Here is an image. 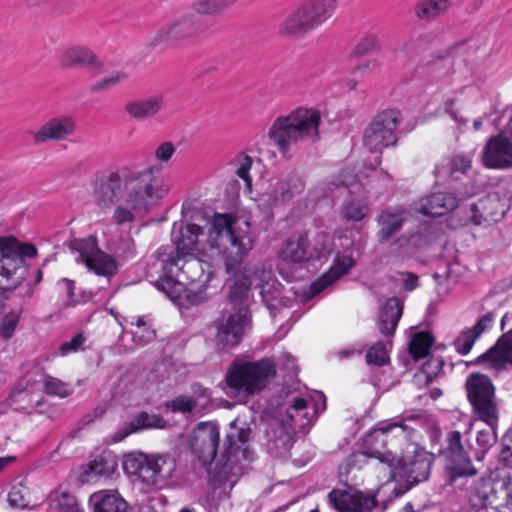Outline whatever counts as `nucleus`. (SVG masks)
<instances>
[{
  "label": "nucleus",
  "instance_id": "1",
  "mask_svg": "<svg viewBox=\"0 0 512 512\" xmlns=\"http://www.w3.org/2000/svg\"><path fill=\"white\" fill-rule=\"evenodd\" d=\"M156 165L145 168L121 166L98 175L93 183V198L101 210H111V221L124 226L145 215L169 194L170 184L159 178Z\"/></svg>",
  "mask_w": 512,
  "mask_h": 512
},
{
  "label": "nucleus",
  "instance_id": "2",
  "mask_svg": "<svg viewBox=\"0 0 512 512\" xmlns=\"http://www.w3.org/2000/svg\"><path fill=\"white\" fill-rule=\"evenodd\" d=\"M208 241L211 247L222 248L226 273L234 279L228 301L230 310L248 309L252 272L245 260L254 246V236L247 219L229 213H215L210 222Z\"/></svg>",
  "mask_w": 512,
  "mask_h": 512
},
{
  "label": "nucleus",
  "instance_id": "3",
  "mask_svg": "<svg viewBox=\"0 0 512 512\" xmlns=\"http://www.w3.org/2000/svg\"><path fill=\"white\" fill-rule=\"evenodd\" d=\"M320 112L315 108L299 107L278 116L268 130V138L282 156L293 148L319 140Z\"/></svg>",
  "mask_w": 512,
  "mask_h": 512
},
{
  "label": "nucleus",
  "instance_id": "4",
  "mask_svg": "<svg viewBox=\"0 0 512 512\" xmlns=\"http://www.w3.org/2000/svg\"><path fill=\"white\" fill-rule=\"evenodd\" d=\"M125 473L147 490L175 488L181 480L177 458L171 453H129L124 457Z\"/></svg>",
  "mask_w": 512,
  "mask_h": 512
},
{
  "label": "nucleus",
  "instance_id": "5",
  "mask_svg": "<svg viewBox=\"0 0 512 512\" xmlns=\"http://www.w3.org/2000/svg\"><path fill=\"white\" fill-rule=\"evenodd\" d=\"M161 255L160 272L156 287L173 301L184 299L189 304L199 305L206 302L217 292V287H212L209 284L213 279L211 272L206 275L205 280L197 290L186 288L179 276L189 273L191 269H180L178 262L175 261L171 253L162 251Z\"/></svg>",
  "mask_w": 512,
  "mask_h": 512
},
{
  "label": "nucleus",
  "instance_id": "6",
  "mask_svg": "<svg viewBox=\"0 0 512 512\" xmlns=\"http://www.w3.org/2000/svg\"><path fill=\"white\" fill-rule=\"evenodd\" d=\"M477 43L474 39H467L446 49L445 54L438 57L428 66V71L437 79L451 73L459 74L462 79L478 85L483 81V72L479 61L475 57Z\"/></svg>",
  "mask_w": 512,
  "mask_h": 512
},
{
  "label": "nucleus",
  "instance_id": "7",
  "mask_svg": "<svg viewBox=\"0 0 512 512\" xmlns=\"http://www.w3.org/2000/svg\"><path fill=\"white\" fill-rule=\"evenodd\" d=\"M434 460V454L423 448H416L413 454L399 459L395 457L393 466H388L396 483L392 489L393 496L399 498L415 485L428 480Z\"/></svg>",
  "mask_w": 512,
  "mask_h": 512
},
{
  "label": "nucleus",
  "instance_id": "8",
  "mask_svg": "<svg viewBox=\"0 0 512 512\" xmlns=\"http://www.w3.org/2000/svg\"><path fill=\"white\" fill-rule=\"evenodd\" d=\"M276 375L275 363L269 358L234 363L226 374L227 386L236 394L252 396L260 393Z\"/></svg>",
  "mask_w": 512,
  "mask_h": 512
},
{
  "label": "nucleus",
  "instance_id": "9",
  "mask_svg": "<svg viewBox=\"0 0 512 512\" xmlns=\"http://www.w3.org/2000/svg\"><path fill=\"white\" fill-rule=\"evenodd\" d=\"M4 239L9 241L0 252V291L7 292L17 289L26 280V258L35 257L37 249L13 236H4Z\"/></svg>",
  "mask_w": 512,
  "mask_h": 512
},
{
  "label": "nucleus",
  "instance_id": "10",
  "mask_svg": "<svg viewBox=\"0 0 512 512\" xmlns=\"http://www.w3.org/2000/svg\"><path fill=\"white\" fill-rule=\"evenodd\" d=\"M203 230L196 224L174 223L172 228V241L175 249L169 246L160 247L155 253L153 266L160 272L161 252L171 253L180 269L201 268V262L195 255L200 251L199 236Z\"/></svg>",
  "mask_w": 512,
  "mask_h": 512
},
{
  "label": "nucleus",
  "instance_id": "11",
  "mask_svg": "<svg viewBox=\"0 0 512 512\" xmlns=\"http://www.w3.org/2000/svg\"><path fill=\"white\" fill-rule=\"evenodd\" d=\"M332 252L330 237L325 232H317L311 239L307 232L292 233L279 251V259L286 263L302 264L326 259Z\"/></svg>",
  "mask_w": 512,
  "mask_h": 512
},
{
  "label": "nucleus",
  "instance_id": "12",
  "mask_svg": "<svg viewBox=\"0 0 512 512\" xmlns=\"http://www.w3.org/2000/svg\"><path fill=\"white\" fill-rule=\"evenodd\" d=\"M465 390L473 415L486 424L498 423L499 403L490 377L478 372L470 373L465 381Z\"/></svg>",
  "mask_w": 512,
  "mask_h": 512
},
{
  "label": "nucleus",
  "instance_id": "13",
  "mask_svg": "<svg viewBox=\"0 0 512 512\" xmlns=\"http://www.w3.org/2000/svg\"><path fill=\"white\" fill-rule=\"evenodd\" d=\"M398 429L406 433L408 427L402 421L381 422L375 425L363 439V451L354 452L346 459V465L355 467L363 464L366 458H376L388 466L395 462V455L386 449L388 433Z\"/></svg>",
  "mask_w": 512,
  "mask_h": 512
},
{
  "label": "nucleus",
  "instance_id": "14",
  "mask_svg": "<svg viewBox=\"0 0 512 512\" xmlns=\"http://www.w3.org/2000/svg\"><path fill=\"white\" fill-rule=\"evenodd\" d=\"M250 311L244 307L238 310H223L213 322V341L218 351H228L240 344L245 331L250 328Z\"/></svg>",
  "mask_w": 512,
  "mask_h": 512
},
{
  "label": "nucleus",
  "instance_id": "15",
  "mask_svg": "<svg viewBox=\"0 0 512 512\" xmlns=\"http://www.w3.org/2000/svg\"><path fill=\"white\" fill-rule=\"evenodd\" d=\"M443 455L447 461L445 466L446 483L456 486L459 480H465L474 477L478 469L472 464V461L465 451L462 444V434L453 430L447 433L445 438V448Z\"/></svg>",
  "mask_w": 512,
  "mask_h": 512
},
{
  "label": "nucleus",
  "instance_id": "16",
  "mask_svg": "<svg viewBox=\"0 0 512 512\" xmlns=\"http://www.w3.org/2000/svg\"><path fill=\"white\" fill-rule=\"evenodd\" d=\"M401 113L395 109L378 113L365 129L363 143L371 152H378L398 141Z\"/></svg>",
  "mask_w": 512,
  "mask_h": 512
},
{
  "label": "nucleus",
  "instance_id": "17",
  "mask_svg": "<svg viewBox=\"0 0 512 512\" xmlns=\"http://www.w3.org/2000/svg\"><path fill=\"white\" fill-rule=\"evenodd\" d=\"M305 188L302 178L294 173L282 178L269 180L267 187L257 198L258 206L263 210H271L300 194Z\"/></svg>",
  "mask_w": 512,
  "mask_h": 512
},
{
  "label": "nucleus",
  "instance_id": "18",
  "mask_svg": "<svg viewBox=\"0 0 512 512\" xmlns=\"http://www.w3.org/2000/svg\"><path fill=\"white\" fill-rule=\"evenodd\" d=\"M512 115L504 130L492 136L485 144L482 163L490 169H508L512 167Z\"/></svg>",
  "mask_w": 512,
  "mask_h": 512
},
{
  "label": "nucleus",
  "instance_id": "19",
  "mask_svg": "<svg viewBox=\"0 0 512 512\" xmlns=\"http://www.w3.org/2000/svg\"><path fill=\"white\" fill-rule=\"evenodd\" d=\"M201 32V20L194 14L188 13L163 25L150 40L151 46L164 42L178 45L194 39Z\"/></svg>",
  "mask_w": 512,
  "mask_h": 512
},
{
  "label": "nucleus",
  "instance_id": "20",
  "mask_svg": "<svg viewBox=\"0 0 512 512\" xmlns=\"http://www.w3.org/2000/svg\"><path fill=\"white\" fill-rule=\"evenodd\" d=\"M330 506L337 512H371L377 505L374 494L353 489H334L328 494Z\"/></svg>",
  "mask_w": 512,
  "mask_h": 512
},
{
  "label": "nucleus",
  "instance_id": "21",
  "mask_svg": "<svg viewBox=\"0 0 512 512\" xmlns=\"http://www.w3.org/2000/svg\"><path fill=\"white\" fill-rule=\"evenodd\" d=\"M326 410V397L321 391H314L309 399L295 398L286 414L297 426L303 428L312 424L320 413Z\"/></svg>",
  "mask_w": 512,
  "mask_h": 512
},
{
  "label": "nucleus",
  "instance_id": "22",
  "mask_svg": "<svg viewBox=\"0 0 512 512\" xmlns=\"http://www.w3.org/2000/svg\"><path fill=\"white\" fill-rule=\"evenodd\" d=\"M250 429L245 427H237L231 424L226 434L223 449L219 455L218 465L224 468H232V465L239 460L241 454L244 459L249 458L248 440L250 437Z\"/></svg>",
  "mask_w": 512,
  "mask_h": 512
},
{
  "label": "nucleus",
  "instance_id": "23",
  "mask_svg": "<svg viewBox=\"0 0 512 512\" xmlns=\"http://www.w3.org/2000/svg\"><path fill=\"white\" fill-rule=\"evenodd\" d=\"M76 131V121L70 115H58L48 119L36 131L31 132L35 144L68 140Z\"/></svg>",
  "mask_w": 512,
  "mask_h": 512
},
{
  "label": "nucleus",
  "instance_id": "24",
  "mask_svg": "<svg viewBox=\"0 0 512 512\" xmlns=\"http://www.w3.org/2000/svg\"><path fill=\"white\" fill-rule=\"evenodd\" d=\"M220 431L217 424L201 422L195 430L194 451L203 464H211L217 457Z\"/></svg>",
  "mask_w": 512,
  "mask_h": 512
},
{
  "label": "nucleus",
  "instance_id": "25",
  "mask_svg": "<svg viewBox=\"0 0 512 512\" xmlns=\"http://www.w3.org/2000/svg\"><path fill=\"white\" fill-rule=\"evenodd\" d=\"M512 489L509 485L493 482L489 478H481L471 487V496H474L483 507L499 510L502 504L510 497Z\"/></svg>",
  "mask_w": 512,
  "mask_h": 512
},
{
  "label": "nucleus",
  "instance_id": "26",
  "mask_svg": "<svg viewBox=\"0 0 512 512\" xmlns=\"http://www.w3.org/2000/svg\"><path fill=\"white\" fill-rule=\"evenodd\" d=\"M470 221L476 226H490L505 214V205L497 194H488L470 207Z\"/></svg>",
  "mask_w": 512,
  "mask_h": 512
},
{
  "label": "nucleus",
  "instance_id": "27",
  "mask_svg": "<svg viewBox=\"0 0 512 512\" xmlns=\"http://www.w3.org/2000/svg\"><path fill=\"white\" fill-rule=\"evenodd\" d=\"M355 264L352 257L337 254L329 270L311 283L308 297H315L325 291L342 276L348 274Z\"/></svg>",
  "mask_w": 512,
  "mask_h": 512
},
{
  "label": "nucleus",
  "instance_id": "28",
  "mask_svg": "<svg viewBox=\"0 0 512 512\" xmlns=\"http://www.w3.org/2000/svg\"><path fill=\"white\" fill-rule=\"evenodd\" d=\"M457 198L451 192H437L422 198L418 211L430 217H440L457 207Z\"/></svg>",
  "mask_w": 512,
  "mask_h": 512
},
{
  "label": "nucleus",
  "instance_id": "29",
  "mask_svg": "<svg viewBox=\"0 0 512 512\" xmlns=\"http://www.w3.org/2000/svg\"><path fill=\"white\" fill-rule=\"evenodd\" d=\"M168 426V421L156 414L141 412L137 414L128 425L118 429L112 435L113 442H121L131 433L141 431L143 429H164Z\"/></svg>",
  "mask_w": 512,
  "mask_h": 512
},
{
  "label": "nucleus",
  "instance_id": "30",
  "mask_svg": "<svg viewBox=\"0 0 512 512\" xmlns=\"http://www.w3.org/2000/svg\"><path fill=\"white\" fill-rule=\"evenodd\" d=\"M164 95L154 94L126 104L125 110L130 117L144 121L157 116L164 107Z\"/></svg>",
  "mask_w": 512,
  "mask_h": 512
},
{
  "label": "nucleus",
  "instance_id": "31",
  "mask_svg": "<svg viewBox=\"0 0 512 512\" xmlns=\"http://www.w3.org/2000/svg\"><path fill=\"white\" fill-rule=\"evenodd\" d=\"M476 362H490L493 367L512 365V329L500 336L496 344L480 355Z\"/></svg>",
  "mask_w": 512,
  "mask_h": 512
},
{
  "label": "nucleus",
  "instance_id": "32",
  "mask_svg": "<svg viewBox=\"0 0 512 512\" xmlns=\"http://www.w3.org/2000/svg\"><path fill=\"white\" fill-rule=\"evenodd\" d=\"M92 512H125L127 502L116 490H99L89 498Z\"/></svg>",
  "mask_w": 512,
  "mask_h": 512
},
{
  "label": "nucleus",
  "instance_id": "33",
  "mask_svg": "<svg viewBox=\"0 0 512 512\" xmlns=\"http://www.w3.org/2000/svg\"><path fill=\"white\" fill-rule=\"evenodd\" d=\"M405 222V211L403 209L393 208L383 210L377 217V223L380 226L378 231V241L385 243L399 232Z\"/></svg>",
  "mask_w": 512,
  "mask_h": 512
},
{
  "label": "nucleus",
  "instance_id": "34",
  "mask_svg": "<svg viewBox=\"0 0 512 512\" xmlns=\"http://www.w3.org/2000/svg\"><path fill=\"white\" fill-rule=\"evenodd\" d=\"M59 64L62 68L100 66V62L95 54L85 46L66 48L60 55Z\"/></svg>",
  "mask_w": 512,
  "mask_h": 512
},
{
  "label": "nucleus",
  "instance_id": "35",
  "mask_svg": "<svg viewBox=\"0 0 512 512\" xmlns=\"http://www.w3.org/2000/svg\"><path fill=\"white\" fill-rule=\"evenodd\" d=\"M402 312L403 305L398 298L392 297L386 301L379 313L378 327L381 334L385 336L394 334Z\"/></svg>",
  "mask_w": 512,
  "mask_h": 512
},
{
  "label": "nucleus",
  "instance_id": "36",
  "mask_svg": "<svg viewBox=\"0 0 512 512\" xmlns=\"http://www.w3.org/2000/svg\"><path fill=\"white\" fill-rule=\"evenodd\" d=\"M117 469V460L110 452L96 456L81 474L83 482L93 481L97 477H110Z\"/></svg>",
  "mask_w": 512,
  "mask_h": 512
},
{
  "label": "nucleus",
  "instance_id": "37",
  "mask_svg": "<svg viewBox=\"0 0 512 512\" xmlns=\"http://www.w3.org/2000/svg\"><path fill=\"white\" fill-rule=\"evenodd\" d=\"M278 33L283 37L302 38L308 35L310 30L298 8H296L289 12L279 24Z\"/></svg>",
  "mask_w": 512,
  "mask_h": 512
},
{
  "label": "nucleus",
  "instance_id": "38",
  "mask_svg": "<svg viewBox=\"0 0 512 512\" xmlns=\"http://www.w3.org/2000/svg\"><path fill=\"white\" fill-rule=\"evenodd\" d=\"M51 512H83L76 497L66 490H55L49 496Z\"/></svg>",
  "mask_w": 512,
  "mask_h": 512
},
{
  "label": "nucleus",
  "instance_id": "39",
  "mask_svg": "<svg viewBox=\"0 0 512 512\" xmlns=\"http://www.w3.org/2000/svg\"><path fill=\"white\" fill-rule=\"evenodd\" d=\"M68 247L71 252L78 254L76 261L78 263H84L85 265L100 251L95 236L73 239L69 242Z\"/></svg>",
  "mask_w": 512,
  "mask_h": 512
},
{
  "label": "nucleus",
  "instance_id": "40",
  "mask_svg": "<svg viewBox=\"0 0 512 512\" xmlns=\"http://www.w3.org/2000/svg\"><path fill=\"white\" fill-rule=\"evenodd\" d=\"M292 446V436L283 426H278L272 434H268L266 447L273 457H280Z\"/></svg>",
  "mask_w": 512,
  "mask_h": 512
},
{
  "label": "nucleus",
  "instance_id": "41",
  "mask_svg": "<svg viewBox=\"0 0 512 512\" xmlns=\"http://www.w3.org/2000/svg\"><path fill=\"white\" fill-rule=\"evenodd\" d=\"M131 325L135 326L134 330L130 331L131 339L134 344L131 349L142 347L153 341L156 337V331L148 322L146 316H138Z\"/></svg>",
  "mask_w": 512,
  "mask_h": 512
},
{
  "label": "nucleus",
  "instance_id": "42",
  "mask_svg": "<svg viewBox=\"0 0 512 512\" xmlns=\"http://www.w3.org/2000/svg\"><path fill=\"white\" fill-rule=\"evenodd\" d=\"M450 7V0H423L415 6V15L422 21H432L445 13Z\"/></svg>",
  "mask_w": 512,
  "mask_h": 512
},
{
  "label": "nucleus",
  "instance_id": "43",
  "mask_svg": "<svg viewBox=\"0 0 512 512\" xmlns=\"http://www.w3.org/2000/svg\"><path fill=\"white\" fill-rule=\"evenodd\" d=\"M237 0H195L193 11L198 15H216L232 7Z\"/></svg>",
  "mask_w": 512,
  "mask_h": 512
},
{
  "label": "nucleus",
  "instance_id": "44",
  "mask_svg": "<svg viewBox=\"0 0 512 512\" xmlns=\"http://www.w3.org/2000/svg\"><path fill=\"white\" fill-rule=\"evenodd\" d=\"M87 268L97 275L110 276L117 272L116 261L101 250L87 263Z\"/></svg>",
  "mask_w": 512,
  "mask_h": 512
},
{
  "label": "nucleus",
  "instance_id": "45",
  "mask_svg": "<svg viewBox=\"0 0 512 512\" xmlns=\"http://www.w3.org/2000/svg\"><path fill=\"white\" fill-rule=\"evenodd\" d=\"M432 344L433 338L429 333L418 332L409 343V352L414 360L425 358L429 355Z\"/></svg>",
  "mask_w": 512,
  "mask_h": 512
},
{
  "label": "nucleus",
  "instance_id": "46",
  "mask_svg": "<svg viewBox=\"0 0 512 512\" xmlns=\"http://www.w3.org/2000/svg\"><path fill=\"white\" fill-rule=\"evenodd\" d=\"M43 391L49 396L59 398H66L73 393V388L69 383H66L49 374H45L42 379Z\"/></svg>",
  "mask_w": 512,
  "mask_h": 512
},
{
  "label": "nucleus",
  "instance_id": "47",
  "mask_svg": "<svg viewBox=\"0 0 512 512\" xmlns=\"http://www.w3.org/2000/svg\"><path fill=\"white\" fill-rule=\"evenodd\" d=\"M306 2L320 25L331 18L337 8V0H307Z\"/></svg>",
  "mask_w": 512,
  "mask_h": 512
},
{
  "label": "nucleus",
  "instance_id": "48",
  "mask_svg": "<svg viewBox=\"0 0 512 512\" xmlns=\"http://www.w3.org/2000/svg\"><path fill=\"white\" fill-rule=\"evenodd\" d=\"M8 502L11 507L23 509L30 503V492L28 487L18 482L12 485L8 493Z\"/></svg>",
  "mask_w": 512,
  "mask_h": 512
},
{
  "label": "nucleus",
  "instance_id": "49",
  "mask_svg": "<svg viewBox=\"0 0 512 512\" xmlns=\"http://www.w3.org/2000/svg\"><path fill=\"white\" fill-rule=\"evenodd\" d=\"M388 346H391L390 341H379L371 346L366 353L367 363L377 366L385 365L389 360Z\"/></svg>",
  "mask_w": 512,
  "mask_h": 512
},
{
  "label": "nucleus",
  "instance_id": "50",
  "mask_svg": "<svg viewBox=\"0 0 512 512\" xmlns=\"http://www.w3.org/2000/svg\"><path fill=\"white\" fill-rule=\"evenodd\" d=\"M497 424H487L488 428L478 431L476 437V443L481 449V455L477 456L478 460H482L486 452L496 443L497 435L496 428Z\"/></svg>",
  "mask_w": 512,
  "mask_h": 512
},
{
  "label": "nucleus",
  "instance_id": "51",
  "mask_svg": "<svg viewBox=\"0 0 512 512\" xmlns=\"http://www.w3.org/2000/svg\"><path fill=\"white\" fill-rule=\"evenodd\" d=\"M368 211V204L363 200H351L342 208L343 217L348 221H361Z\"/></svg>",
  "mask_w": 512,
  "mask_h": 512
},
{
  "label": "nucleus",
  "instance_id": "52",
  "mask_svg": "<svg viewBox=\"0 0 512 512\" xmlns=\"http://www.w3.org/2000/svg\"><path fill=\"white\" fill-rule=\"evenodd\" d=\"M196 405V400L193 397L187 395L177 396L165 403V407L171 412L182 414L191 413Z\"/></svg>",
  "mask_w": 512,
  "mask_h": 512
},
{
  "label": "nucleus",
  "instance_id": "53",
  "mask_svg": "<svg viewBox=\"0 0 512 512\" xmlns=\"http://www.w3.org/2000/svg\"><path fill=\"white\" fill-rule=\"evenodd\" d=\"M471 158L458 154L452 157L449 162V175L453 179H459L461 175H465L471 169Z\"/></svg>",
  "mask_w": 512,
  "mask_h": 512
},
{
  "label": "nucleus",
  "instance_id": "54",
  "mask_svg": "<svg viewBox=\"0 0 512 512\" xmlns=\"http://www.w3.org/2000/svg\"><path fill=\"white\" fill-rule=\"evenodd\" d=\"M21 317L20 311H10L7 313L0 323V336L4 339H10L19 324Z\"/></svg>",
  "mask_w": 512,
  "mask_h": 512
},
{
  "label": "nucleus",
  "instance_id": "55",
  "mask_svg": "<svg viewBox=\"0 0 512 512\" xmlns=\"http://www.w3.org/2000/svg\"><path fill=\"white\" fill-rule=\"evenodd\" d=\"M127 79V74L121 71H116L107 75L97 81L92 87V92H99L104 90H110L118 84L122 83Z\"/></svg>",
  "mask_w": 512,
  "mask_h": 512
},
{
  "label": "nucleus",
  "instance_id": "56",
  "mask_svg": "<svg viewBox=\"0 0 512 512\" xmlns=\"http://www.w3.org/2000/svg\"><path fill=\"white\" fill-rule=\"evenodd\" d=\"M477 338V334L471 329H467L454 341L455 350L461 355L468 354Z\"/></svg>",
  "mask_w": 512,
  "mask_h": 512
},
{
  "label": "nucleus",
  "instance_id": "57",
  "mask_svg": "<svg viewBox=\"0 0 512 512\" xmlns=\"http://www.w3.org/2000/svg\"><path fill=\"white\" fill-rule=\"evenodd\" d=\"M238 167L236 169V175L241 178L248 189H251L252 178L250 170L253 164V160L249 155H240L238 157Z\"/></svg>",
  "mask_w": 512,
  "mask_h": 512
},
{
  "label": "nucleus",
  "instance_id": "58",
  "mask_svg": "<svg viewBox=\"0 0 512 512\" xmlns=\"http://www.w3.org/2000/svg\"><path fill=\"white\" fill-rule=\"evenodd\" d=\"M357 180H358V175H354L352 173V170H350L348 168L344 169L341 172V174L339 175L338 179L332 181L329 184V191H325V195L328 196L332 193L333 189L330 187V185H332L336 188L343 186V187L351 189V187L356 184ZM349 191L352 192V190H349Z\"/></svg>",
  "mask_w": 512,
  "mask_h": 512
},
{
  "label": "nucleus",
  "instance_id": "59",
  "mask_svg": "<svg viewBox=\"0 0 512 512\" xmlns=\"http://www.w3.org/2000/svg\"><path fill=\"white\" fill-rule=\"evenodd\" d=\"M176 153L175 145L170 141L160 143L154 150V158L157 162L166 164Z\"/></svg>",
  "mask_w": 512,
  "mask_h": 512
},
{
  "label": "nucleus",
  "instance_id": "60",
  "mask_svg": "<svg viewBox=\"0 0 512 512\" xmlns=\"http://www.w3.org/2000/svg\"><path fill=\"white\" fill-rule=\"evenodd\" d=\"M86 338L82 333L75 335L71 340L63 342L59 347V355L67 356L70 353L83 349Z\"/></svg>",
  "mask_w": 512,
  "mask_h": 512
},
{
  "label": "nucleus",
  "instance_id": "61",
  "mask_svg": "<svg viewBox=\"0 0 512 512\" xmlns=\"http://www.w3.org/2000/svg\"><path fill=\"white\" fill-rule=\"evenodd\" d=\"M379 47V40L377 36L369 34L364 36L356 45V52L358 54H367Z\"/></svg>",
  "mask_w": 512,
  "mask_h": 512
},
{
  "label": "nucleus",
  "instance_id": "62",
  "mask_svg": "<svg viewBox=\"0 0 512 512\" xmlns=\"http://www.w3.org/2000/svg\"><path fill=\"white\" fill-rule=\"evenodd\" d=\"M297 8H298L299 12L301 13V15L304 19V22L308 26L310 32H312L313 30H315L317 27L320 26L319 21L315 17L314 13L310 9V7L308 6L306 1L303 4H301L300 6H298Z\"/></svg>",
  "mask_w": 512,
  "mask_h": 512
},
{
  "label": "nucleus",
  "instance_id": "63",
  "mask_svg": "<svg viewBox=\"0 0 512 512\" xmlns=\"http://www.w3.org/2000/svg\"><path fill=\"white\" fill-rule=\"evenodd\" d=\"M494 319L495 313L488 312L483 317H481L470 329L479 337L483 332L487 331L492 326Z\"/></svg>",
  "mask_w": 512,
  "mask_h": 512
},
{
  "label": "nucleus",
  "instance_id": "64",
  "mask_svg": "<svg viewBox=\"0 0 512 512\" xmlns=\"http://www.w3.org/2000/svg\"><path fill=\"white\" fill-rule=\"evenodd\" d=\"M279 361L281 367L287 371V375L294 376L297 374L296 360L292 355L284 353Z\"/></svg>",
  "mask_w": 512,
  "mask_h": 512
}]
</instances>
